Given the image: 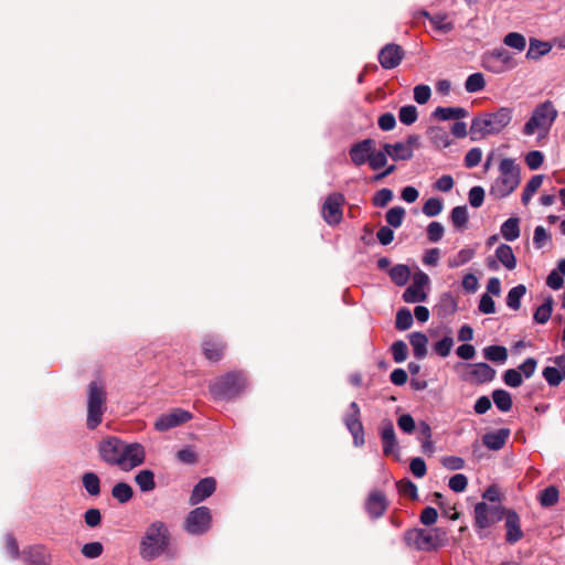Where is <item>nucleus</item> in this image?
Here are the masks:
<instances>
[{"mask_svg": "<svg viewBox=\"0 0 565 565\" xmlns=\"http://www.w3.org/2000/svg\"><path fill=\"white\" fill-rule=\"evenodd\" d=\"M100 459L122 471H130L146 460V449L139 443H126L119 437L108 436L98 444Z\"/></svg>", "mask_w": 565, "mask_h": 565, "instance_id": "f257e3e1", "label": "nucleus"}, {"mask_svg": "<svg viewBox=\"0 0 565 565\" xmlns=\"http://www.w3.org/2000/svg\"><path fill=\"white\" fill-rule=\"evenodd\" d=\"M512 120V109L501 107L493 113H483L475 117L470 126L472 140L500 134Z\"/></svg>", "mask_w": 565, "mask_h": 565, "instance_id": "f03ea898", "label": "nucleus"}, {"mask_svg": "<svg viewBox=\"0 0 565 565\" xmlns=\"http://www.w3.org/2000/svg\"><path fill=\"white\" fill-rule=\"evenodd\" d=\"M499 175L492 182L489 193L494 199L509 196L521 182V169L512 158H504L499 163Z\"/></svg>", "mask_w": 565, "mask_h": 565, "instance_id": "7ed1b4c3", "label": "nucleus"}, {"mask_svg": "<svg viewBox=\"0 0 565 565\" xmlns=\"http://www.w3.org/2000/svg\"><path fill=\"white\" fill-rule=\"evenodd\" d=\"M169 545V532L163 522L151 523L140 542V556L146 561L159 557Z\"/></svg>", "mask_w": 565, "mask_h": 565, "instance_id": "20e7f679", "label": "nucleus"}, {"mask_svg": "<svg viewBox=\"0 0 565 565\" xmlns=\"http://www.w3.org/2000/svg\"><path fill=\"white\" fill-rule=\"evenodd\" d=\"M558 116V111L551 100H545L535 106L531 117L523 126L524 136L539 134L545 137Z\"/></svg>", "mask_w": 565, "mask_h": 565, "instance_id": "39448f33", "label": "nucleus"}, {"mask_svg": "<svg viewBox=\"0 0 565 565\" xmlns=\"http://www.w3.org/2000/svg\"><path fill=\"white\" fill-rule=\"evenodd\" d=\"M406 544L422 552H435L447 543V533L438 527L431 530L411 529L405 532Z\"/></svg>", "mask_w": 565, "mask_h": 565, "instance_id": "423d86ee", "label": "nucleus"}, {"mask_svg": "<svg viewBox=\"0 0 565 565\" xmlns=\"http://www.w3.org/2000/svg\"><path fill=\"white\" fill-rule=\"evenodd\" d=\"M504 509L501 504H489L484 501L475 504L473 529L480 540L490 536V529L503 519Z\"/></svg>", "mask_w": 565, "mask_h": 565, "instance_id": "0eeeda50", "label": "nucleus"}, {"mask_svg": "<svg viewBox=\"0 0 565 565\" xmlns=\"http://www.w3.org/2000/svg\"><path fill=\"white\" fill-rule=\"evenodd\" d=\"M247 387V380L242 372H230L215 379L210 385V393L216 401H228L238 396Z\"/></svg>", "mask_w": 565, "mask_h": 565, "instance_id": "6e6552de", "label": "nucleus"}, {"mask_svg": "<svg viewBox=\"0 0 565 565\" xmlns=\"http://www.w3.org/2000/svg\"><path fill=\"white\" fill-rule=\"evenodd\" d=\"M106 411V392L97 382H92L88 386L87 399V427L95 429L103 420Z\"/></svg>", "mask_w": 565, "mask_h": 565, "instance_id": "1a4fd4ad", "label": "nucleus"}, {"mask_svg": "<svg viewBox=\"0 0 565 565\" xmlns=\"http://www.w3.org/2000/svg\"><path fill=\"white\" fill-rule=\"evenodd\" d=\"M481 64L484 70L493 74L504 73L515 66L512 54L503 47L483 53Z\"/></svg>", "mask_w": 565, "mask_h": 565, "instance_id": "9d476101", "label": "nucleus"}, {"mask_svg": "<svg viewBox=\"0 0 565 565\" xmlns=\"http://www.w3.org/2000/svg\"><path fill=\"white\" fill-rule=\"evenodd\" d=\"M419 146V136L408 135L405 140L395 143H384L388 157L394 161H407L414 156V150Z\"/></svg>", "mask_w": 565, "mask_h": 565, "instance_id": "9b49d317", "label": "nucleus"}, {"mask_svg": "<svg viewBox=\"0 0 565 565\" xmlns=\"http://www.w3.org/2000/svg\"><path fill=\"white\" fill-rule=\"evenodd\" d=\"M344 203L345 198L342 193L334 192L327 196L321 210L327 224L338 225L342 221Z\"/></svg>", "mask_w": 565, "mask_h": 565, "instance_id": "f8f14e48", "label": "nucleus"}, {"mask_svg": "<svg viewBox=\"0 0 565 565\" xmlns=\"http://www.w3.org/2000/svg\"><path fill=\"white\" fill-rule=\"evenodd\" d=\"M212 522L211 511L206 507H199L192 510L185 520V530L191 534L205 533Z\"/></svg>", "mask_w": 565, "mask_h": 565, "instance_id": "ddd939ff", "label": "nucleus"}, {"mask_svg": "<svg viewBox=\"0 0 565 565\" xmlns=\"http://www.w3.org/2000/svg\"><path fill=\"white\" fill-rule=\"evenodd\" d=\"M344 424L353 437V444L360 447L364 444V429L360 420V407L355 402L349 406V412L344 416Z\"/></svg>", "mask_w": 565, "mask_h": 565, "instance_id": "4468645a", "label": "nucleus"}, {"mask_svg": "<svg viewBox=\"0 0 565 565\" xmlns=\"http://www.w3.org/2000/svg\"><path fill=\"white\" fill-rule=\"evenodd\" d=\"M375 146L376 141L372 138L354 142L349 149L351 162L356 167L367 163Z\"/></svg>", "mask_w": 565, "mask_h": 565, "instance_id": "2eb2a0df", "label": "nucleus"}, {"mask_svg": "<svg viewBox=\"0 0 565 565\" xmlns=\"http://www.w3.org/2000/svg\"><path fill=\"white\" fill-rule=\"evenodd\" d=\"M405 52L402 46L390 43L381 49L379 52V62L385 70H393L397 67L403 61Z\"/></svg>", "mask_w": 565, "mask_h": 565, "instance_id": "dca6fc26", "label": "nucleus"}, {"mask_svg": "<svg viewBox=\"0 0 565 565\" xmlns=\"http://www.w3.org/2000/svg\"><path fill=\"white\" fill-rule=\"evenodd\" d=\"M192 418V415L181 408H175L169 414L161 415L154 423V428L158 431H166L177 427Z\"/></svg>", "mask_w": 565, "mask_h": 565, "instance_id": "f3484780", "label": "nucleus"}, {"mask_svg": "<svg viewBox=\"0 0 565 565\" xmlns=\"http://www.w3.org/2000/svg\"><path fill=\"white\" fill-rule=\"evenodd\" d=\"M505 519V541L509 544H515L523 537V531L521 529V520L519 514L512 509H504Z\"/></svg>", "mask_w": 565, "mask_h": 565, "instance_id": "a211bd4d", "label": "nucleus"}, {"mask_svg": "<svg viewBox=\"0 0 565 565\" xmlns=\"http://www.w3.org/2000/svg\"><path fill=\"white\" fill-rule=\"evenodd\" d=\"M380 437L383 445V454L385 456H392L397 454L398 445L395 435L394 425L391 420L385 419L380 426Z\"/></svg>", "mask_w": 565, "mask_h": 565, "instance_id": "6ab92c4d", "label": "nucleus"}, {"mask_svg": "<svg viewBox=\"0 0 565 565\" xmlns=\"http://www.w3.org/2000/svg\"><path fill=\"white\" fill-rule=\"evenodd\" d=\"M388 507V502L386 497L381 491H372L365 502V510L370 518L379 519L381 518Z\"/></svg>", "mask_w": 565, "mask_h": 565, "instance_id": "aec40b11", "label": "nucleus"}, {"mask_svg": "<svg viewBox=\"0 0 565 565\" xmlns=\"http://www.w3.org/2000/svg\"><path fill=\"white\" fill-rule=\"evenodd\" d=\"M216 488V482L213 478H204L200 480L190 497L191 504H198L202 501H204L206 498L213 494Z\"/></svg>", "mask_w": 565, "mask_h": 565, "instance_id": "412c9836", "label": "nucleus"}, {"mask_svg": "<svg viewBox=\"0 0 565 565\" xmlns=\"http://www.w3.org/2000/svg\"><path fill=\"white\" fill-rule=\"evenodd\" d=\"M510 436L508 428H500L495 431L487 433L482 437L483 445L490 450H500L505 445Z\"/></svg>", "mask_w": 565, "mask_h": 565, "instance_id": "4be33fe9", "label": "nucleus"}, {"mask_svg": "<svg viewBox=\"0 0 565 565\" xmlns=\"http://www.w3.org/2000/svg\"><path fill=\"white\" fill-rule=\"evenodd\" d=\"M203 353L210 361H218L223 355L224 344L214 337L207 335L202 343Z\"/></svg>", "mask_w": 565, "mask_h": 565, "instance_id": "5701e85b", "label": "nucleus"}, {"mask_svg": "<svg viewBox=\"0 0 565 565\" xmlns=\"http://www.w3.org/2000/svg\"><path fill=\"white\" fill-rule=\"evenodd\" d=\"M26 565H49L47 553L43 546H31L22 552Z\"/></svg>", "mask_w": 565, "mask_h": 565, "instance_id": "b1692460", "label": "nucleus"}, {"mask_svg": "<svg viewBox=\"0 0 565 565\" xmlns=\"http://www.w3.org/2000/svg\"><path fill=\"white\" fill-rule=\"evenodd\" d=\"M423 15L429 21L431 26L439 33L446 34L454 30V22L448 21L446 13L431 14L428 11H424Z\"/></svg>", "mask_w": 565, "mask_h": 565, "instance_id": "393cba45", "label": "nucleus"}, {"mask_svg": "<svg viewBox=\"0 0 565 565\" xmlns=\"http://www.w3.org/2000/svg\"><path fill=\"white\" fill-rule=\"evenodd\" d=\"M552 50V44L546 41H541L535 38L530 39L529 50L526 52V58L536 61L540 57L548 54Z\"/></svg>", "mask_w": 565, "mask_h": 565, "instance_id": "a878e982", "label": "nucleus"}, {"mask_svg": "<svg viewBox=\"0 0 565 565\" xmlns=\"http://www.w3.org/2000/svg\"><path fill=\"white\" fill-rule=\"evenodd\" d=\"M470 375L478 383H488L494 379L495 370L483 362L475 363L471 365Z\"/></svg>", "mask_w": 565, "mask_h": 565, "instance_id": "bb28decb", "label": "nucleus"}, {"mask_svg": "<svg viewBox=\"0 0 565 565\" xmlns=\"http://www.w3.org/2000/svg\"><path fill=\"white\" fill-rule=\"evenodd\" d=\"M409 343L413 348L414 356L422 360L427 354L428 338L423 332H413L409 334Z\"/></svg>", "mask_w": 565, "mask_h": 565, "instance_id": "cd10ccee", "label": "nucleus"}, {"mask_svg": "<svg viewBox=\"0 0 565 565\" xmlns=\"http://www.w3.org/2000/svg\"><path fill=\"white\" fill-rule=\"evenodd\" d=\"M467 114L462 107H437L431 116L438 120H450L465 118Z\"/></svg>", "mask_w": 565, "mask_h": 565, "instance_id": "c85d7f7f", "label": "nucleus"}, {"mask_svg": "<svg viewBox=\"0 0 565 565\" xmlns=\"http://www.w3.org/2000/svg\"><path fill=\"white\" fill-rule=\"evenodd\" d=\"M495 256L498 260L509 270H513L516 267V258L512 250V247L507 244H501L495 249Z\"/></svg>", "mask_w": 565, "mask_h": 565, "instance_id": "c756f323", "label": "nucleus"}, {"mask_svg": "<svg viewBox=\"0 0 565 565\" xmlns=\"http://www.w3.org/2000/svg\"><path fill=\"white\" fill-rule=\"evenodd\" d=\"M518 217H510L501 225L500 232L505 241L513 242L520 236V225Z\"/></svg>", "mask_w": 565, "mask_h": 565, "instance_id": "7c9ffc66", "label": "nucleus"}, {"mask_svg": "<svg viewBox=\"0 0 565 565\" xmlns=\"http://www.w3.org/2000/svg\"><path fill=\"white\" fill-rule=\"evenodd\" d=\"M135 481L142 492H150L156 488L154 473L149 469L140 470L135 476Z\"/></svg>", "mask_w": 565, "mask_h": 565, "instance_id": "2f4dec72", "label": "nucleus"}, {"mask_svg": "<svg viewBox=\"0 0 565 565\" xmlns=\"http://www.w3.org/2000/svg\"><path fill=\"white\" fill-rule=\"evenodd\" d=\"M428 136L434 146L438 148H446L451 143L448 131L443 127H430Z\"/></svg>", "mask_w": 565, "mask_h": 565, "instance_id": "473e14b6", "label": "nucleus"}, {"mask_svg": "<svg viewBox=\"0 0 565 565\" xmlns=\"http://www.w3.org/2000/svg\"><path fill=\"white\" fill-rule=\"evenodd\" d=\"M542 183H543V175H541V174L533 175L527 181V183L525 184V186L523 189L522 195H521V201L524 205H527L530 203V201L532 200L535 192L541 188Z\"/></svg>", "mask_w": 565, "mask_h": 565, "instance_id": "72a5a7b5", "label": "nucleus"}, {"mask_svg": "<svg viewBox=\"0 0 565 565\" xmlns=\"http://www.w3.org/2000/svg\"><path fill=\"white\" fill-rule=\"evenodd\" d=\"M82 483L89 495L97 497L100 494V479L95 472H85L82 476Z\"/></svg>", "mask_w": 565, "mask_h": 565, "instance_id": "f704fd0d", "label": "nucleus"}, {"mask_svg": "<svg viewBox=\"0 0 565 565\" xmlns=\"http://www.w3.org/2000/svg\"><path fill=\"white\" fill-rule=\"evenodd\" d=\"M553 311V299L552 297H547L544 302L539 306L533 315V319L536 323L544 324L546 323Z\"/></svg>", "mask_w": 565, "mask_h": 565, "instance_id": "c9c22d12", "label": "nucleus"}, {"mask_svg": "<svg viewBox=\"0 0 565 565\" xmlns=\"http://www.w3.org/2000/svg\"><path fill=\"white\" fill-rule=\"evenodd\" d=\"M391 280L397 286H404L411 277V270L406 265H395L390 270Z\"/></svg>", "mask_w": 565, "mask_h": 565, "instance_id": "e433bc0d", "label": "nucleus"}, {"mask_svg": "<svg viewBox=\"0 0 565 565\" xmlns=\"http://www.w3.org/2000/svg\"><path fill=\"white\" fill-rule=\"evenodd\" d=\"M468 218H469V215H468L467 206L460 205V206H456L451 210L450 221H451L454 227L457 228L458 231H462L466 227V225L468 223Z\"/></svg>", "mask_w": 565, "mask_h": 565, "instance_id": "4c0bfd02", "label": "nucleus"}, {"mask_svg": "<svg viewBox=\"0 0 565 565\" xmlns=\"http://www.w3.org/2000/svg\"><path fill=\"white\" fill-rule=\"evenodd\" d=\"M559 491L555 486H550L539 494V502L543 508H551L558 502Z\"/></svg>", "mask_w": 565, "mask_h": 565, "instance_id": "58836bf2", "label": "nucleus"}, {"mask_svg": "<svg viewBox=\"0 0 565 565\" xmlns=\"http://www.w3.org/2000/svg\"><path fill=\"white\" fill-rule=\"evenodd\" d=\"M526 292V287L522 284L510 289L507 296V306L512 310H519L521 307V299Z\"/></svg>", "mask_w": 565, "mask_h": 565, "instance_id": "ea45409f", "label": "nucleus"}, {"mask_svg": "<svg viewBox=\"0 0 565 565\" xmlns=\"http://www.w3.org/2000/svg\"><path fill=\"white\" fill-rule=\"evenodd\" d=\"M483 355L491 362L504 363L508 359V351L502 345H489L483 349Z\"/></svg>", "mask_w": 565, "mask_h": 565, "instance_id": "a19ab883", "label": "nucleus"}, {"mask_svg": "<svg viewBox=\"0 0 565 565\" xmlns=\"http://www.w3.org/2000/svg\"><path fill=\"white\" fill-rule=\"evenodd\" d=\"M492 398L499 411L509 412L512 408V396L508 391L494 390Z\"/></svg>", "mask_w": 565, "mask_h": 565, "instance_id": "79ce46f5", "label": "nucleus"}, {"mask_svg": "<svg viewBox=\"0 0 565 565\" xmlns=\"http://www.w3.org/2000/svg\"><path fill=\"white\" fill-rule=\"evenodd\" d=\"M473 248H462L455 256L448 259V267L458 268L469 263L475 257Z\"/></svg>", "mask_w": 565, "mask_h": 565, "instance_id": "37998d69", "label": "nucleus"}, {"mask_svg": "<svg viewBox=\"0 0 565 565\" xmlns=\"http://www.w3.org/2000/svg\"><path fill=\"white\" fill-rule=\"evenodd\" d=\"M113 497L120 503H127L134 495L132 488L126 482H118L113 487Z\"/></svg>", "mask_w": 565, "mask_h": 565, "instance_id": "c03bdc74", "label": "nucleus"}, {"mask_svg": "<svg viewBox=\"0 0 565 565\" xmlns=\"http://www.w3.org/2000/svg\"><path fill=\"white\" fill-rule=\"evenodd\" d=\"M403 300L407 303H416L424 302L427 299V294L425 290L415 287L414 285H409L403 292Z\"/></svg>", "mask_w": 565, "mask_h": 565, "instance_id": "a18cd8bd", "label": "nucleus"}, {"mask_svg": "<svg viewBox=\"0 0 565 565\" xmlns=\"http://www.w3.org/2000/svg\"><path fill=\"white\" fill-rule=\"evenodd\" d=\"M387 157L388 154L386 150H384V148L382 150H377L375 146L367 162L370 169L373 171H377L384 168L387 164Z\"/></svg>", "mask_w": 565, "mask_h": 565, "instance_id": "49530a36", "label": "nucleus"}, {"mask_svg": "<svg viewBox=\"0 0 565 565\" xmlns=\"http://www.w3.org/2000/svg\"><path fill=\"white\" fill-rule=\"evenodd\" d=\"M413 324V316L408 308H401L396 313L395 327L399 331L409 329Z\"/></svg>", "mask_w": 565, "mask_h": 565, "instance_id": "de8ad7c7", "label": "nucleus"}, {"mask_svg": "<svg viewBox=\"0 0 565 565\" xmlns=\"http://www.w3.org/2000/svg\"><path fill=\"white\" fill-rule=\"evenodd\" d=\"M418 118L417 108L414 105H406L399 108L398 119L406 126L413 125Z\"/></svg>", "mask_w": 565, "mask_h": 565, "instance_id": "09e8293b", "label": "nucleus"}, {"mask_svg": "<svg viewBox=\"0 0 565 565\" xmlns=\"http://www.w3.org/2000/svg\"><path fill=\"white\" fill-rule=\"evenodd\" d=\"M486 81L481 73H473L468 76L465 83V88L469 93H477L484 88Z\"/></svg>", "mask_w": 565, "mask_h": 565, "instance_id": "8fccbe9b", "label": "nucleus"}, {"mask_svg": "<svg viewBox=\"0 0 565 565\" xmlns=\"http://www.w3.org/2000/svg\"><path fill=\"white\" fill-rule=\"evenodd\" d=\"M503 43L507 46H510L518 51H523L526 46V40H525L524 35H522L521 33H518V32L508 33L503 39Z\"/></svg>", "mask_w": 565, "mask_h": 565, "instance_id": "3c124183", "label": "nucleus"}, {"mask_svg": "<svg viewBox=\"0 0 565 565\" xmlns=\"http://www.w3.org/2000/svg\"><path fill=\"white\" fill-rule=\"evenodd\" d=\"M405 216V210L402 206H394L386 212V222L397 228L402 225Z\"/></svg>", "mask_w": 565, "mask_h": 565, "instance_id": "603ef678", "label": "nucleus"}, {"mask_svg": "<svg viewBox=\"0 0 565 565\" xmlns=\"http://www.w3.org/2000/svg\"><path fill=\"white\" fill-rule=\"evenodd\" d=\"M443 211V201L438 198L428 199L423 205V213L428 216H437Z\"/></svg>", "mask_w": 565, "mask_h": 565, "instance_id": "864d4df0", "label": "nucleus"}, {"mask_svg": "<svg viewBox=\"0 0 565 565\" xmlns=\"http://www.w3.org/2000/svg\"><path fill=\"white\" fill-rule=\"evenodd\" d=\"M391 351L396 363H402L407 359L408 348L402 340L395 341L391 347Z\"/></svg>", "mask_w": 565, "mask_h": 565, "instance_id": "5fc2aeb1", "label": "nucleus"}, {"mask_svg": "<svg viewBox=\"0 0 565 565\" xmlns=\"http://www.w3.org/2000/svg\"><path fill=\"white\" fill-rule=\"evenodd\" d=\"M397 489L402 495L408 497L409 499H413V500L417 499V487L411 480L403 479V480L398 481Z\"/></svg>", "mask_w": 565, "mask_h": 565, "instance_id": "6e6d98bb", "label": "nucleus"}, {"mask_svg": "<svg viewBox=\"0 0 565 565\" xmlns=\"http://www.w3.org/2000/svg\"><path fill=\"white\" fill-rule=\"evenodd\" d=\"M454 347V339L451 337H444L441 340L434 344V351L441 358L449 355Z\"/></svg>", "mask_w": 565, "mask_h": 565, "instance_id": "4d7b16f0", "label": "nucleus"}, {"mask_svg": "<svg viewBox=\"0 0 565 565\" xmlns=\"http://www.w3.org/2000/svg\"><path fill=\"white\" fill-rule=\"evenodd\" d=\"M543 377L551 386H557L565 377L564 374H561V372L553 366H546L543 370Z\"/></svg>", "mask_w": 565, "mask_h": 565, "instance_id": "13d9d810", "label": "nucleus"}, {"mask_svg": "<svg viewBox=\"0 0 565 565\" xmlns=\"http://www.w3.org/2000/svg\"><path fill=\"white\" fill-rule=\"evenodd\" d=\"M104 547L99 542L86 543L82 547V554L86 558H97L103 554Z\"/></svg>", "mask_w": 565, "mask_h": 565, "instance_id": "bf43d9fd", "label": "nucleus"}, {"mask_svg": "<svg viewBox=\"0 0 565 565\" xmlns=\"http://www.w3.org/2000/svg\"><path fill=\"white\" fill-rule=\"evenodd\" d=\"M503 382L510 387H519L523 380L521 372L515 369H509L503 373Z\"/></svg>", "mask_w": 565, "mask_h": 565, "instance_id": "052dcab7", "label": "nucleus"}, {"mask_svg": "<svg viewBox=\"0 0 565 565\" xmlns=\"http://www.w3.org/2000/svg\"><path fill=\"white\" fill-rule=\"evenodd\" d=\"M448 486L454 492L460 493L467 489L468 479L462 473H457L449 479Z\"/></svg>", "mask_w": 565, "mask_h": 565, "instance_id": "680f3d73", "label": "nucleus"}, {"mask_svg": "<svg viewBox=\"0 0 565 565\" xmlns=\"http://www.w3.org/2000/svg\"><path fill=\"white\" fill-rule=\"evenodd\" d=\"M468 200L472 207H480L484 201L483 188L479 185L472 186L468 193Z\"/></svg>", "mask_w": 565, "mask_h": 565, "instance_id": "e2e57ef3", "label": "nucleus"}, {"mask_svg": "<svg viewBox=\"0 0 565 565\" xmlns=\"http://www.w3.org/2000/svg\"><path fill=\"white\" fill-rule=\"evenodd\" d=\"M544 161L543 152L539 150H532L525 156V163L531 170H537Z\"/></svg>", "mask_w": 565, "mask_h": 565, "instance_id": "0e129e2a", "label": "nucleus"}, {"mask_svg": "<svg viewBox=\"0 0 565 565\" xmlns=\"http://www.w3.org/2000/svg\"><path fill=\"white\" fill-rule=\"evenodd\" d=\"M393 199V192L390 189H381L373 196V205L377 207L386 206Z\"/></svg>", "mask_w": 565, "mask_h": 565, "instance_id": "69168bd1", "label": "nucleus"}, {"mask_svg": "<svg viewBox=\"0 0 565 565\" xmlns=\"http://www.w3.org/2000/svg\"><path fill=\"white\" fill-rule=\"evenodd\" d=\"M431 96V89L428 85L420 84L414 87V99L419 105L426 104Z\"/></svg>", "mask_w": 565, "mask_h": 565, "instance_id": "338daca9", "label": "nucleus"}, {"mask_svg": "<svg viewBox=\"0 0 565 565\" xmlns=\"http://www.w3.org/2000/svg\"><path fill=\"white\" fill-rule=\"evenodd\" d=\"M445 228L439 222H431L427 226V237L430 242L436 243L444 236Z\"/></svg>", "mask_w": 565, "mask_h": 565, "instance_id": "774afa93", "label": "nucleus"}]
</instances>
